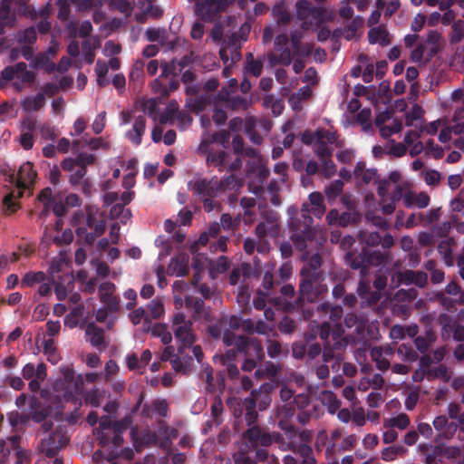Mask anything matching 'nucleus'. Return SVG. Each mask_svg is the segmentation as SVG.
Masks as SVG:
<instances>
[{
    "label": "nucleus",
    "instance_id": "nucleus-1",
    "mask_svg": "<svg viewBox=\"0 0 464 464\" xmlns=\"http://www.w3.org/2000/svg\"><path fill=\"white\" fill-rule=\"evenodd\" d=\"M309 201L312 205L311 212L318 218H321L324 212V198L320 192H312L309 195ZM288 227L291 230V239L295 248L304 251L308 246V242H312L316 235V231L313 226V218L309 215L310 209L306 203L303 204L302 209L297 210L295 207L288 208Z\"/></svg>",
    "mask_w": 464,
    "mask_h": 464
},
{
    "label": "nucleus",
    "instance_id": "nucleus-2",
    "mask_svg": "<svg viewBox=\"0 0 464 464\" xmlns=\"http://www.w3.org/2000/svg\"><path fill=\"white\" fill-rule=\"evenodd\" d=\"M130 422L129 418L115 422L111 420L110 416H102L100 419L99 427L95 430V435L102 448L108 447L111 449L106 457L108 460L119 455L118 449L123 442L122 434L129 428Z\"/></svg>",
    "mask_w": 464,
    "mask_h": 464
},
{
    "label": "nucleus",
    "instance_id": "nucleus-3",
    "mask_svg": "<svg viewBox=\"0 0 464 464\" xmlns=\"http://www.w3.org/2000/svg\"><path fill=\"white\" fill-rule=\"evenodd\" d=\"M217 134L212 135L210 141L202 140L198 148V154L206 158V164L208 168H216L219 172L235 171L242 167L241 158L227 150L224 146L214 147L210 143L216 140Z\"/></svg>",
    "mask_w": 464,
    "mask_h": 464
},
{
    "label": "nucleus",
    "instance_id": "nucleus-4",
    "mask_svg": "<svg viewBox=\"0 0 464 464\" xmlns=\"http://www.w3.org/2000/svg\"><path fill=\"white\" fill-rule=\"evenodd\" d=\"M218 186L217 176L210 179L198 176L188 182V189L203 204L204 210L208 213L218 209L220 207L218 200L221 195Z\"/></svg>",
    "mask_w": 464,
    "mask_h": 464
},
{
    "label": "nucleus",
    "instance_id": "nucleus-5",
    "mask_svg": "<svg viewBox=\"0 0 464 464\" xmlns=\"http://www.w3.org/2000/svg\"><path fill=\"white\" fill-rule=\"evenodd\" d=\"M272 384L268 382L263 383L258 390H253L248 397L238 403V416L244 414L245 420L247 425L256 423L259 411H265L271 403L270 391ZM235 416L237 417V410H235Z\"/></svg>",
    "mask_w": 464,
    "mask_h": 464
},
{
    "label": "nucleus",
    "instance_id": "nucleus-6",
    "mask_svg": "<svg viewBox=\"0 0 464 464\" xmlns=\"http://www.w3.org/2000/svg\"><path fill=\"white\" fill-rule=\"evenodd\" d=\"M328 293V286L325 284V275H303L300 276L298 285L297 308L302 313V308H306L304 302L314 304L324 298Z\"/></svg>",
    "mask_w": 464,
    "mask_h": 464
},
{
    "label": "nucleus",
    "instance_id": "nucleus-7",
    "mask_svg": "<svg viewBox=\"0 0 464 464\" xmlns=\"http://www.w3.org/2000/svg\"><path fill=\"white\" fill-rule=\"evenodd\" d=\"M37 200L44 206V208L38 214L41 219L45 218L51 210L55 216L63 217L66 211L65 205L71 207H78L81 205V198L76 194H69L65 198L64 204L60 196L53 194L51 188L42 189L37 196Z\"/></svg>",
    "mask_w": 464,
    "mask_h": 464
},
{
    "label": "nucleus",
    "instance_id": "nucleus-8",
    "mask_svg": "<svg viewBox=\"0 0 464 464\" xmlns=\"http://www.w3.org/2000/svg\"><path fill=\"white\" fill-rule=\"evenodd\" d=\"M388 260L386 251L370 250L367 246H362L361 252L349 251L345 255L346 264L353 269L360 270L362 276L367 274V269L371 266H381Z\"/></svg>",
    "mask_w": 464,
    "mask_h": 464
},
{
    "label": "nucleus",
    "instance_id": "nucleus-9",
    "mask_svg": "<svg viewBox=\"0 0 464 464\" xmlns=\"http://www.w3.org/2000/svg\"><path fill=\"white\" fill-rule=\"evenodd\" d=\"M222 341L227 346L234 345L236 353L244 357L262 360L264 349L262 343L256 339L243 335H237L231 330L226 329L222 334Z\"/></svg>",
    "mask_w": 464,
    "mask_h": 464
},
{
    "label": "nucleus",
    "instance_id": "nucleus-10",
    "mask_svg": "<svg viewBox=\"0 0 464 464\" xmlns=\"http://www.w3.org/2000/svg\"><path fill=\"white\" fill-rule=\"evenodd\" d=\"M296 16L301 21L303 30L319 28L326 19V11L322 7H315L306 0L296 3Z\"/></svg>",
    "mask_w": 464,
    "mask_h": 464
},
{
    "label": "nucleus",
    "instance_id": "nucleus-11",
    "mask_svg": "<svg viewBox=\"0 0 464 464\" xmlns=\"http://www.w3.org/2000/svg\"><path fill=\"white\" fill-rule=\"evenodd\" d=\"M171 330L176 340L182 344L179 349L182 353V349L191 347L195 343L196 337L193 332V322L188 319L182 312L176 313L171 320Z\"/></svg>",
    "mask_w": 464,
    "mask_h": 464
},
{
    "label": "nucleus",
    "instance_id": "nucleus-12",
    "mask_svg": "<svg viewBox=\"0 0 464 464\" xmlns=\"http://www.w3.org/2000/svg\"><path fill=\"white\" fill-rule=\"evenodd\" d=\"M343 314L342 306H330L328 303L316 304L314 308H302L304 319H313L315 316H319L320 320H327L335 326H339Z\"/></svg>",
    "mask_w": 464,
    "mask_h": 464
},
{
    "label": "nucleus",
    "instance_id": "nucleus-13",
    "mask_svg": "<svg viewBox=\"0 0 464 464\" xmlns=\"http://www.w3.org/2000/svg\"><path fill=\"white\" fill-rule=\"evenodd\" d=\"M68 441L69 438L66 432L62 427H59L41 440L39 450L47 458H53L67 445Z\"/></svg>",
    "mask_w": 464,
    "mask_h": 464
},
{
    "label": "nucleus",
    "instance_id": "nucleus-14",
    "mask_svg": "<svg viewBox=\"0 0 464 464\" xmlns=\"http://www.w3.org/2000/svg\"><path fill=\"white\" fill-rule=\"evenodd\" d=\"M274 46L276 52L279 54L276 55L274 53L267 54V60L271 66L280 63L285 66H288L292 63V52L289 47V37L287 34L283 33L276 36Z\"/></svg>",
    "mask_w": 464,
    "mask_h": 464
},
{
    "label": "nucleus",
    "instance_id": "nucleus-15",
    "mask_svg": "<svg viewBox=\"0 0 464 464\" xmlns=\"http://www.w3.org/2000/svg\"><path fill=\"white\" fill-rule=\"evenodd\" d=\"M1 75L5 81H11L14 79L19 80L20 82H14L17 91H22L24 83H33L35 80L34 72L27 70L25 63H18L14 66L5 67L1 72Z\"/></svg>",
    "mask_w": 464,
    "mask_h": 464
},
{
    "label": "nucleus",
    "instance_id": "nucleus-16",
    "mask_svg": "<svg viewBox=\"0 0 464 464\" xmlns=\"http://www.w3.org/2000/svg\"><path fill=\"white\" fill-rule=\"evenodd\" d=\"M243 439L246 442L245 449L269 447L271 446V432L266 431L255 423L248 425V428L243 433Z\"/></svg>",
    "mask_w": 464,
    "mask_h": 464
},
{
    "label": "nucleus",
    "instance_id": "nucleus-17",
    "mask_svg": "<svg viewBox=\"0 0 464 464\" xmlns=\"http://www.w3.org/2000/svg\"><path fill=\"white\" fill-rule=\"evenodd\" d=\"M286 435L288 440L284 438L282 433L278 431H271V445L276 443L280 450L292 451L302 459V456L305 455L307 452V448L305 446H296V440L294 439L290 430Z\"/></svg>",
    "mask_w": 464,
    "mask_h": 464
},
{
    "label": "nucleus",
    "instance_id": "nucleus-18",
    "mask_svg": "<svg viewBox=\"0 0 464 464\" xmlns=\"http://www.w3.org/2000/svg\"><path fill=\"white\" fill-rule=\"evenodd\" d=\"M20 440L19 435L10 436L7 440H0V464H8L11 456L16 459L17 452L23 459H24V453L19 445Z\"/></svg>",
    "mask_w": 464,
    "mask_h": 464
},
{
    "label": "nucleus",
    "instance_id": "nucleus-19",
    "mask_svg": "<svg viewBox=\"0 0 464 464\" xmlns=\"http://www.w3.org/2000/svg\"><path fill=\"white\" fill-rule=\"evenodd\" d=\"M116 286L111 282H104L98 287L100 301L111 312L120 309V298L115 295Z\"/></svg>",
    "mask_w": 464,
    "mask_h": 464
},
{
    "label": "nucleus",
    "instance_id": "nucleus-20",
    "mask_svg": "<svg viewBox=\"0 0 464 464\" xmlns=\"http://www.w3.org/2000/svg\"><path fill=\"white\" fill-rule=\"evenodd\" d=\"M290 431L294 439L296 440V446H305L307 448V452L302 456L301 464H316V459L310 445L314 437V431L311 430H303L298 432L292 430Z\"/></svg>",
    "mask_w": 464,
    "mask_h": 464
},
{
    "label": "nucleus",
    "instance_id": "nucleus-21",
    "mask_svg": "<svg viewBox=\"0 0 464 464\" xmlns=\"http://www.w3.org/2000/svg\"><path fill=\"white\" fill-rule=\"evenodd\" d=\"M217 99L221 102L226 108L231 110H245L248 102L247 100L238 94H232L227 88H222L217 94Z\"/></svg>",
    "mask_w": 464,
    "mask_h": 464
},
{
    "label": "nucleus",
    "instance_id": "nucleus-22",
    "mask_svg": "<svg viewBox=\"0 0 464 464\" xmlns=\"http://www.w3.org/2000/svg\"><path fill=\"white\" fill-rule=\"evenodd\" d=\"M86 341L89 342L92 346L101 350L105 349L108 346V343L105 340L104 330L97 326L94 323H89L85 328Z\"/></svg>",
    "mask_w": 464,
    "mask_h": 464
},
{
    "label": "nucleus",
    "instance_id": "nucleus-23",
    "mask_svg": "<svg viewBox=\"0 0 464 464\" xmlns=\"http://www.w3.org/2000/svg\"><path fill=\"white\" fill-rule=\"evenodd\" d=\"M332 336L334 339L333 344L330 342L324 343L323 360L325 363L335 360L336 357H341L337 351L343 350L347 345L343 339H339V336L336 333L333 332Z\"/></svg>",
    "mask_w": 464,
    "mask_h": 464
},
{
    "label": "nucleus",
    "instance_id": "nucleus-24",
    "mask_svg": "<svg viewBox=\"0 0 464 464\" xmlns=\"http://www.w3.org/2000/svg\"><path fill=\"white\" fill-rule=\"evenodd\" d=\"M216 102H218L217 94L203 93L194 98L187 99V105L192 111L198 113L205 111L208 107L212 108Z\"/></svg>",
    "mask_w": 464,
    "mask_h": 464
},
{
    "label": "nucleus",
    "instance_id": "nucleus-25",
    "mask_svg": "<svg viewBox=\"0 0 464 464\" xmlns=\"http://www.w3.org/2000/svg\"><path fill=\"white\" fill-rule=\"evenodd\" d=\"M353 175L354 179L358 181H362L364 184H369L371 182H376L379 179L376 169H366V164L364 161H358L355 165V168L353 171Z\"/></svg>",
    "mask_w": 464,
    "mask_h": 464
},
{
    "label": "nucleus",
    "instance_id": "nucleus-26",
    "mask_svg": "<svg viewBox=\"0 0 464 464\" xmlns=\"http://www.w3.org/2000/svg\"><path fill=\"white\" fill-rule=\"evenodd\" d=\"M363 22V18L360 15L353 17L344 28L334 30L333 33V38H339L341 36L346 40L355 38L357 31L362 26Z\"/></svg>",
    "mask_w": 464,
    "mask_h": 464
},
{
    "label": "nucleus",
    "instance_id": "nucleus-27",
    "mask_svg": "<svg viewBox=\"0 0 464 464\" xmlns=\"http://www.w3.org/2000/svg\"><path fill=\"white\" fill-rule=\"evenodd\" d=\"M146 130V117L139 115L135 118L132 129L126 132L127 139L134 145L141 143V138Z\"/></svg>",
    "mask_w": 464,
    "mask_h": 464
},
{
    "label": "nucleus",
    "instance_id": "nucleus-28",
    "mask_svg": "<svg viewBox=\"0 0 464 464\" xmlns=\"http://www.w3.org/2000/svg\"><path fill=\"white\" fill-rule=\"evenodd\" d=\"M303 33L301 30H293L290 33L289 38V47L291 52H294V54H304L310 55L312 53V49L308 44H302Z\"/></svg>",
    "mask_w": 464,
    "mask_h": 464
},
{
    "label": "nucleus",
    "instance_id": "nucleus-29",
    "mask_svg": "<svg viewBox=\"0 0 464 464\" xmlns=\"http://www.w3.org/2000/svg\"><path fill=\"white\" fill-rule=\"evenodd\" d=\"M36 171L31 162L23 163L17 173V185L20 188H27L34 182Z\"/></svg>",
    "mask_w": 464,
    "mask_h": 464
},
{
    "label": "nucleus",
    "instance_id": "nucleus-30",
    "mask_svg": "<svg viewBox=\"0 0 464 464\" xmlns=\"http://www.w3.org/2000/svg\"><path fill=\"white\" fill-rule=\"evenodd\" d=\"M436 430L444 438H451L458 430V425L454 421H449L444 415L436 417L432 422Z\"/></svg>",
    "mask_w": 464,
    "mask_h": 464
},
{
    "label": "nucleus",
    "instance_id": "nucleus-31",
    "mask_svg": "<svg viewBox=\"0 0 464 464\" xmlns=\"http://www.w3.org/2000/svg\"><path fill=\"white\" fill-rule=\"evenodd\" d=\"M403 203L408 208L414 207L424 208L430 204V197L425 192L415 193L412 191H408L404 193Z\"/></svg>",
    "mask_w": 464,
    "mask_h": 464
},
{
    "label": "nucleus",
    "instance_id": "nucleus-32",
    "mask_svg": "<svg viewBox=\"0 0 464 464\" xmlns=\"http://www.w3.org/2000/svg\"><path fill=\"white\" fill-rule=\"evenodd\" d=\"M218 188L221 194L227 192L238 193L243 187V181L234 174L218 178Z\"/></svg>",
    "mask_w": 464,
    "mask_h": 464
},
{
    "label": "nucleus",
    "instance_id": "nucleus-33",
    "mask_svg": "<svg viewBox=\"0 0 464 464\" xmlns=\"http://www.w3.org/2000/svg\"><path fill=\"white\" fill-rule=\"evenodd\" d=\"M55 386L57 389L61 387L63 390V398L69 400L77 391V383L74 382L73 372L69 369L64 371L63 379L57 382Z\"/></svg>",
    "mask_w": 464,
    "mask_h": 464
},
{
    "label": "nucleus",
    "instance_id": "nucleus-34",
    "mask_svg": "<svg viewBox=\"0 0 464 464\" xmlns=\"http://www.w3.org/2000/svg\"><path fill=\"white\" fill-rule=\"evenodd\" d=\"M328 133L330 134L329 140L326 138L320 139L315 141L314 152L317 156V158L332 156L333 149L330 145L335 143L337 140V135L335 131H331L328 130Z\"/></svg>",
    "mask_w": 464,
    "mask_h": 464
},
{
    "label": "nucleus",
    "instance_id": "nucleus-35",
    "mask_svg": "<svg viewBox=\"0 0 464 464\" xmlns=\"http://www.w3.org/2000/svg\"><path fill=\"white\" fill-rule=\"evenodd\" d=\"M358 292L361 295L362 303L366 304L368 306L376 304L382 297L380 291H371L369 285L362 280L359 283Z\"/></svg>",
    "mask_w": 464,
    "mask_h": 464
},
{
    "label": "nucleus",
    "instance_id": "nucleus-36",
    "mask_svg": "<svg viewBox=\"0 0 464 464\" xmlns=\"http://www.w3.org/2000/svg\"><path fill=\"white\" fill-rule=\"evenodd\" d=\"M244 71L246 75H251L255 78H258L263 72V59H255L252 53H247L246 54Z\"/></svg>",
    "mask_w": 464,
    "mask_h": 464
},
{
    "label": "nucleus",
    "instance_id": "nucleus-37",
    "mask_svg": "<svg viewBox=\"0 0 464 464\" xmlns=\"http://www.w3.org/2000/svg\"><path fill=\"white\" fill-rule=\"evenodd\" d=\"M23 378L25 380L45 379L47 376V367L44 363H39L36 367L34 363L28 362L22 369Z\"/></svg>",
    "mask_w": 464,
    "mask_h": 464
},
{
    "label": "nucleus",
    "instance_id": "nucleus-38",
    "mask_svg": "<svg viewBox=\"0 0 464 464\" xmlns=\"http://www.w3.org/2000/svg\"><path fill=\"white\" fill-rule=\"evenodd\" d=\"M321 266L322 257L319 254L315 253L308 258V261L300 269L299 275H306L305 273H307V275H324Z\"/></svg>",
    "mask_w": 464,
    "mask_h": 464
},
{
    "label": "nucleus",
    "instance_id": "nucleus-39",
    "mask_svg": "<svg viewBox=\"0 0 464 464\" xmlns=\"http://www.w3.org/2000/svg\"><path fill=\"white\" fill-rule=\"evenodd\" d=\"M452 134L464 137V121H455L454 124L443 128L439 134V140L446 143L451 140Z\"/></svg>",
    "mask_w": 464,
    "mask_h": 464
},
{
    "label": "nucleus",
    "instance_id": "nucleus-40",
    "mask_svg": "<svg viewBox=\"0 0 464 464\" xmlns=\"http://www.w3.org/2000/svg\"><path fill=\"white\" fill-rule=\"evenodd\" d=\"M82 56L86 63L92 64L95 58V49L100 46V41L97 37H89L82 41Z\"/></svg>",
    "mask_w": 464,
    "mask_h": 464
},
{
    "label": "nucleus",
    "instance_id": "nucleus-41",
    "mask_svg": "<svg viewBox=\"0 0 464 464\" xmlns=\"http://www.w3.org/2000/svg\"><path fill=\"white\" fill-rule=\"evenodd\" d=\"M130 322L137 325L142 323V331L148 333L150 330L151 324L150 323L149 312L143 307H139L129 314Z\"/></svg>",
    "mask_w": 464,
    "mask_h": 464
},
{
    "label": "nucleus",
    "instance_id": "nucleus-42",
    "mask_svg": "<svg viewBox=\"0 0 464 464\" xmlns=\"http://www.w3.org/2000/svg\"><path fill=\"white\" fill-rule=\"evenodd\" d=\"M368 40L371 44H379L382 46L391 44L389 33L382 26L371 28L368 32Z\"/></svg>",
    "mask_w": 464,
    "mask_h": 464
},
{
    "label": "nucleus",
    "instance_id": "nucleus-43",
    "mask_svg": "<svg viewBox=\"0 0 464 464\" xmlns=\"http://www.w3.org/2000/svg\"><path fill=\"white\" fill-rule=\"evenodd\" d=\"M45 104V98L39 92L35 96H26L21 101V107L25 111H37Z\"/></svg>",
    "mask_w": 464,
    "mask_h": 464
},
{
    "label": "nucleus",
    "instance_id": "nucleus-44",
    "mask_svg": "<svg viewBox=\"0 0 464 464\" xmlns=\"http://www.w3.org/2000/svg\"><path fill=\"white\" fill-rule=\"evenodd\" d=\"M185 305L188 310L193 311V319L197 320L202 316L205 309L204 300L192 295L185 296Z\"/></svg>",
    "mask_w": 464,
    "mask_h": 464
},
{
    "label": "nucleus",
    "instance_id": "nucleus-45",
    "mask_svg": "<svg viewBox=\"0 0 464 464\" xmlns=\"http://www.w3.org/2000/svg\"><path fill=\"white\" fill-rule=\"evenodd\" d=\"M436 341V336L432 331H427L424 335L415 337L414 345L416 349L422 354L426 353L429 348Z\"/></svg>",
    "mask_w": 464,
    "mask_h": 464
},
{
    "label": "nucleus",
    "instance_id": "nucleus-46",
    "mask_svg": "<svg viewBox=\"0 0 464 464\" xmlns=\"http://www.w3.org/2000/svg\"><path fill=\"white\" fill-rule=\"evenodd\" d=\"M312 324L316 327V334L324 341V343L329 342L328 338L331 335L332 332V324L329 321L324 319H319V316H315L313 319H309Z\"/></svg>",
    "mask_w": 464,
    "mask_h": 464
},
{
    "label": "nucleus",
    "instance_id": "nucleus-47",
    "mask_svg": "<svg viewBox=\"0 0 464 464\" xmlns=\"http://www.w3.org/2000/svg\"><path fill=\"white\" fill-rule=\"evenodd\" d=\"M320 400L328 409L329 413L334 414L341 406V401L331 391H324L320 393Z\"/></svg>",
    "mask_w": 464,
    "mask_h": 464
},
{
    "label": "nucleus",
    "instance_id": "nucleus-48",
    "mask_svg": "<svg viewBox=\"0 0 464 464\" xmlns=\"http://www.w3.org/2000/svg\"><path fill=\"white\" fill-rule=\"evenodd\" d=\"M241 207L245 209L244 222L246 225H250L255 222V210L256 199L254 198L243 197L240 200Z\"/></svg>",
    "mask_w": 464,
    "mask_h": 464
},
{
    "label": "nucleus",
    "instance_id": "nucleus-49",
    "mask_svg": "<svg viewBox=\"0 0 464 464\" xmlns=\"http://www.w3.org/2000/svg\"><path fill=\"white\" fill-rule=\"evenodd\" d=\"M150 331L151 332L152 336L160 338L163 344H169L172 341L171 333L164 324L156 323L150 327Z\"/></svg>",
    "mask_w": 464,
    "mask_h": 464
},
{
    "label": "nucleus",
    "instance_id": "nucleus-50",
    "mask_svg": "<svg viewBox=\"0 0 464 464\" xmlns=\"http://www.w3.org/2000/svg\"><path fill=\"white\" fill-rule=\"evenodd\" d=\"M410 425V418L406 413H400L396 417L388 418L383 420V428H398L405 430Z\"/></svg>",
    "mask_w": 464,
    "mask_h": 464
},
{
    "label": "nucleus",
    "instance_id": "nucleus-51",
    "mask_svg": "<svg viewBox=\"0 0 464 464\" xmlns=\"http://www.w3.org/2000/svg\"><path fill=\"white\" fill-rule=\"evenodd\" d=\"M45 280H46V275L44 272L30 271V272H27L24 274V276H23V278L21 280L20 285H21V287H32L34 285L43 283Z\"/></svg>",
    "mask_w": 464,
    "mask_h": 464
},
{
    "label": "nucleus",
    "instance_id": "nucleus-52",
    "mask_svg": "<svg viewBox=\"0 0 464 464\" xmlns=\"http://www.w3.org/2000/svg\"><path fill=\"white\" fill-rule=\"evenodd\" d=\"M414 271L413 270H405L404 272H395L392 276V282L391 285L392 287H398L401 284L404 285H413V278H414Z\"/></svg>",
    "mask_w": 464,
    "mask_h": 464
},
{
    "label": "nucleus",
    "instance_id": "nucleus-53",
    "mask_svg": "<svg viewBox=\"0 0 464 464\" xmlns=\"http://www.w3.org/2000/svg\"><path fill=\"white\" fill-rule=\"evenodd\" d=\"M15 17L11 14L10 7L0 5V35L5 33V27L14 25Z\"/></svg>",
    "mask_w": 464,
    "mask_h": 464
},
{
    "label": "nucleus",
    "instance_id": "nucleus-54",
    "mask_svg": "<svg viewBox=\"0 0 464 464\" xmlns=\"http://www.w3.org/2000/svg\"><path fill=\"white\" fill-rule=\"evenodd\" d=\"M280 368L278 365L275 364L272 362H266L264 365H260L255 372V376L257 379H261L264 377L272 379L276 377L279 372Z\"/></svg>",
    "mask_w": 464,
    "mask_h": 464
},
{
    "label": "nucleus",
    "instance_id": "nucleus-55",
    "mask_svg": "<svg viewBox=\"0 0 464 464\" xmlns=\"http://www.w3.org/2000/svg\"><path fill=\"white\" fill-rule=\"evenodd\" d=\"M235 359V349L227 350L226 353L222 356L223 362L227 364V373L231 379L237 378L239 374V370L237 366L234 363Z\"/></svg>",
    "mask_w": 464,
    "mask_h": 464
},
{
    "label": "nucleus",
    "instance_id": "nucleus-56",
    "mask_svg": "<svg viewBox=\"0 0 464 464\" xmlns=\"http://www.w3.org/2000/svg\"><path fill=\"white\" fill-rule=\"evenodd\" d=\"M193 363V357L191 356H185V357H179V356H174L172 360H170V364L172 368L176 372L188 373L192 366Z\"/></svg>",
    "mask_w": 464,
    "mask_h": 464
},
{
    "label": "nucleus",
    "instance_id": "nucleus-57",
    "mask_svg": "<svg viewBox=\"0 0 464 464\" xmlns=\"http://www.w3.org/2000/svg\"><path fill=\"white\" fill-rule=\"evenodd\" d=\"M330 134L326 129H318L315 131L305 130L302 134V141L306 145H314L315 141L326 138L329 140Z\"/></svg>",
    "mask_w": 464,
    "mask_h": 464
},
{
    "label": "nucleus",
    "instance_id": "nucleus-58",
    "mask_svg": "<svg viewBox=\"0 0 464 464\" xmlns=\"http://www.w3.org/2000/svg\"><path fill=\"white\" fill-rule=\"evenodd\" d=\"M229 268V261L227 257L221 256L215 262L209 265V276L215 278L218 274L225 273Z\"/></svg>",
    "mask_w": 464,
    "mask_h": 464
},
{
    "label": "nucleus",
    "instance_id": "nucleus-59",
    "mask_svg": "<svg viewBox=\"0 0 464 464\" xmlns=\"http://www.w3.org/2000/svg\"><path fill=\"white\" fill-rule=\"evenodd\" d=\"M372 359L376 362V367L381 371L391 368L390 359L383 355L382 348L373 347L371 351Z\"/></svg>",
    "mask_w": 464,
    "mask_h": 464
},
{
    "label": "nucleus",
    "instance_id": "nucleus-60",
    "mask_svg": "<svg viewBox=\"0 0 464 464\" xmlns=\"http://www.w3.org/2000/svg\"><path fill=\"white\" fill-rule=\"evenodd\" d=\"M213 115L212 119L218 126L224 125L227 120V113L226 106L221 102H216L212 106Z\"/></svg>",
    "mask_w": 464,
    "mask_h": 464
},
{
    "label": "nucleus",
    "instance_id": "nucleus-61",
    "mask_svg": "<svg viewBox=\"0 0 464 464\" xmlns=\"http://www.w3.org/2000/svg\"><path fill=\"white\" fill-rule=\"evenodd\" d=\"M407 452V449L401 445H393L391 447L384 448L382 452V459L384 461H392L398 456H402Z\"/></svg>",
    "mask_w": 464,
    "mask_h": 464
},
{
    "label": "nucleus",
    "instance_id": "nucleus-62",
    "mask_svg": "<svg viewBox=\"0 0 464 464\" xmlns=\"http://www.w3.org/2000/svg\"><path fill=\"white\" fill-rule=\"evenodd\" d=\"M161 66V76H177L182 72V65L178 63L177 59H173L170 63L162 62Z\"/></svg>",
    "mask_w": 464,
    "mask_h": 464
},
{
    "label": "nucleus",
    "instance_id": "nucleus-63",
    "mask_svg": "<svg viewBox=\"0 0 464 464\" xmlns=\"http://www.w3.org/2000/svg\"><path fill=\"white\" fill-rule=\"evenodd\" d=\"M450 332H452V338L455 341L462 342L464 341V326L459 324H445L442 327V336L445 337L446 334L450 335Z\"/></svg>",
    "mask_w": 464,
    "mask_h": 464
},
{
    "label": "nucleus",
    "instance_id": "nucleus-64",
    "mask_svg": "<svg viewBox=\"0 0 464 464\" xmlns=\"http://www.w3.org/2000/svg\"><path fill=\"white\" fill-rule=\"evenodd\" d=\"M464 38V20H457L452 24L450 34V44H456Z\"/></svg>",
    "mask_w": 464,
    "mask_h": 464
}]
</instances>
